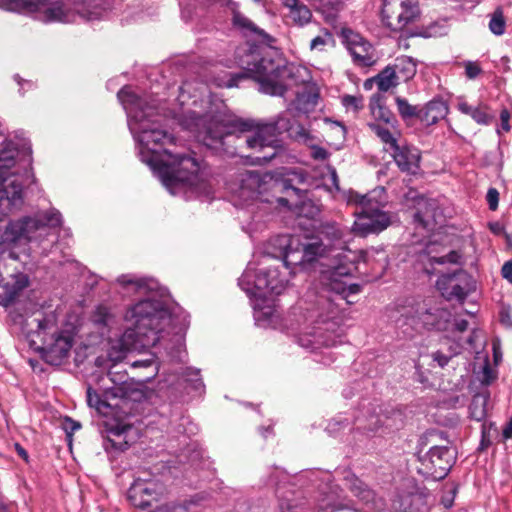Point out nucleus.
I'll return each instance as SVG.
<instances>
[{
  "label": "nucleus",
  "mask_w": 512,
  "mask_h": 512,
  "mask_svg": "<svg viewBox=\"0 0 512 512\" xmlns=\"http://www.w3.org/2000/svg\"><path fill=\"white\" fill-rule=\"evenodd\" d=\"M510 118H511V114L510 112L507 110V109H503L501 112H500V127L497 128V134H501L502 131L503 132H509L511 130V126H510Z\"/></svg>",
  "instance_id": "864d4df0"
},
{
  "label": "nucleus",
  "mask_w": 512,
  "mask_h": 512,
  "mask_svg": "<svg viewBox=\"0 0 512 512\" xmlns=\"http://www.w3.org/2000/svg\"><path fill=\"white\" fill-rule=\"evenodd\" d=\"M240 287L248 295L271 297L280 295L287 285V280L280 275L278 267L261 268L258 271L251 265L239 279Z\"/></svg>",
  "instance_id": "9b49d317"
},
{
  "label": "nucleus",
  "mask_w": 512,
  "mask_h": 512,
  "mask_svg": "<svg viewBox=\"0 0 512 512\" xmlns=\"http://www.w3.org/2000/svg\"><path fill=\"white\" fill-rule=\"evenodd\" d=\"M448 114V106L442 100L430 101L418 114L426 125H433Z\"/></svg>",
  "instance_id": "bb28decb"
},
{
  "label": "nucleus",
  "mask_w": 512,
  "mask_h": 512,
  "mask_svg": "<svg viewBox=\"0 0 512 512\" xmlns=\"http://www.w3.org/2000/svg\"><path fill=\"white\" fill-rule=\"evenodd\" d=\"M442 215L436 200L420 198L417 201V212L415 219L420 222L424 227L437 222L438 218Z\"/></svg>",
  "instance_id": "b1692460"
},
{
  "label": "nucleus",
  "mask_w": 512,
  "mask_h": 512,
  "mask_svg": "<svg viewBox=\"0 0 512 512\" xmlns=\"http://www.w3.org/2000/svg\"><path fill=\"white\" fill-rule=\"evenodd\" d=\"M487 398L484 395L478 394L473 398V405H485Z\"/></svg>",
  "instance_id": "774afa93"
},
{
  "label": "nucleus",
  "mask_w": 512,
  "mask_h": 512,
  "mask_svg": "<svg viewBox=\"0 0 512 512\" xmlns=\"http://www.w3.org/2000/svg\"><path fill=\"white\" fill-rule=\"evenodd\" d=\"M392 66L395 68L398 78L402 81L412 79L417 70L416 62L408 56L397 57Z\"/></svg>",
  "instance_id": "7c9ffc66"
},
{
  "label": "nucleus",
  "mask_w": 512,
  "mask_h": 512,
  "mask_svg": "<svg viewBox=\"0 0 512 512\" xmlns=\"http://www.w3.org/2000/svg\"><path fill=\"white\" fill-rule=\"evenodd\" d=\"M187 510L186 502H167L157 506L151 512H187Z\"/></svg>",
  "instance_id": "49530a36"
},
{
  "label": "nucleus",
  "mask_w": 512,
  "mask_h": 512,
  "mask_svg": "<svg viewBox=\"0 0 512 512\" xmlns=\"http://www.w3.org/2000/svg\"><path fill=\"white\" fill-rule=\"evenodd\" d=\"M393 158L398 167L407 173L415 174L419 168L420 153L416 148L400 147L392 150Z\"/></svg>",
  "instance_id": "4be33fe9"
},
{
  "label": "nucleus",
  "mask_w": 512,
  "mask_h": 512,
  "mask_svg": "<svg viewBox=\"0 0 512 512\" xmlns=\"http://www.w3.org/2000/svg\"><path fill=\"white\" fill-rule=\"evenodd\" d=\"M480 72H481V69L476 63L467 62L465 64V73L468 78L474 79L480 74Z\"/></svg>",
  "instance_id": "13d9d810"
},
{
  "label": "nucleus",
  "mask_w": 512,
  "mask_h": 512,
  "mask_svg": "<svg viewBox=\"0 0 512 512\" xmlns=\"http://www.w3.org/2000/svg\"><path fill=\"white\" fill-rule=\"evenodd\" d=\"M330 314L331 315L329 317L322 319V323L327 325V327L326 328L318 327L317 333L313 336L314 340H309V341L305 342L303 338H300V344L302 346L307 347V348H316V345H318V344L319 345L322 344V345H326V346L334 344V341L325 339L321 332L322 330H326V331L334 330V328L339 325V321L337 320V315H338L337 309L333 307L330 311Z\"/></svg>",
  "instance_id": "a878e982"
},
{
  "label": "nucleus",
  "mask_w": 512,
  "mask_h": 512,
  "mask_svg": "<svg viewBox=\"0 0 512 512\" xmlns=\"http://www.w3.org/2000/svg\"><path fill=\"white\" fill-rule=\"evenodd\" d=\"M456 108L465 115L473 118L474 113L476 112L477 105L469 104L463 97L457 98Z\"/></svg>",
  "instance_id": "603ef678"
},
{
  "label": "nucleus",
  "mask_w": 512,
  "mask_h": 512,
  "mask_svg": "<svg viewBox=\"0 0 512 512\" xmlns=\"http://www.w3.org/2000/svg\"><path fill=\"white\" fill-rule=\"evenodd\" d=\"M489 29L495 35H502L505 31V20L501 11H495L489 22Z\"/></svg>",
  "instance_id": "c03bdc74"
},
{
  "label": "nucleus",
  "mask_w": 512,
  "mask_h": 512,
  "mask_svg": "<svg viewBox=\"0 0 512 512\" xmlns=\"http://www.w3.org/2000/svg\"><path fill=\"white\" fill-rule=\"evenodd\" d=\"M183 377L186 382H190L195 391L201 393L204 389V384L200 378V371L194 368H186L183 372Z\"/></svg>",
  "instance_id": "37998d69"
},
{
  "label": "nucleus",
  "mask_w": 512,
  "mask_h": 512,
  "mask_svg": "<svg viewBox=\"0 0 512 512\" xmlns=\"http://www.w3.org/2000/svg\"><path fill=\"white\" fill-rule=\"evenodd\" d=\"M458 259H459L458 253L455 251H452V252L448 253L447 255L429 257V263L431 265L445 264V263H457Z\"/></svg>",
  "instance_id": "8fccbe9b"
},
{
  "label": "nucleus",
  "mask_w": 512,
  "mask_h": 512,
  "mask_svg": "<svg viewBox=\"0 0 512 512\" xmlns=\"http://www.w3.org/2000/svg\"><path fill=\"white\" fill-rule=\"evenodd\" d=\"M280 129H288L289 136L292 139L309 147L313 159L323 161L328 158V151L317 145V138L304 126L296 123H280Z\"/></svg>",
  "instance_id": "aec40b11"
},
{
  "label": "nucleus",
  "mask_w": 512,
  "mask_h": 512,
  "mask_svg": "<svg viewBox=\"0 0 512 512\" xmlns=\"http://www.w3.org/2000/svg\"><path fill=\"white\" fill-rule=\"evenodd\" d=\"M73 9L63 0H0V8L15 10L20 7L34 13L39 21L73 22L79 16L86 20L100 19L107 11V0H73Z\"/></svg>",
  "instance_id": "0eeeda50"
},
{
  "label": "nucleus",
  "mask_w": 512,
  "mask_h": 512,
  "mask_svg": "<svg viewBox=\"0 0 512 512\" xmlns=\"http://www.w3.org/2000/svg\"><path fill=\"white\" fill-rule=\"evenodd\" d=\"M378 88L381 91H388L390 88L396 86L399 82L398 75L392 65L383 69L375 78Z\"/></svg>",
  "instance_id": "72a5a7b5"
},
{
  "label": "nucleus",
  "mask_w": 512,
  "mask_h": 512,
  "mask_svg": "<svg viewBox=\"0 0 512 512\" xmlns=\"http://www.w3.org/2000/svg\"><path fill=\"white\" fill-rule=\"evenodd\" d=\"M233 26L245 35H254L261 43L270 44L272 38L262 29H259L250 19L237 10H233Z\"/></svg>",
  "instance_id": "393cba45"
},
{
  "label": "nucleus",
  "mask_w": 512,
  "mask_h": 512,
  "mask_svg": "<svg viewBox=\"0 0 512 512\" xmlns=\"http://www.w3.org/2000/svg\"><path fill=\"white\" fill-rule=\"evenodd\" d=\"M343 38L347 49L358 65L371 66L376 63L377 55L374 47L360 34L352 30H344Z\"/></svg>",
  "instance_id": "a211bd4d"
},
{
  "label": "nucleus",
  "mask_w": 512,
  "mask_h": 512,
  "mask_svg": "<svg viewBox=\"0 0 512 512\" xmlns=\"http://www.w3.org/2000/svg\"><path fill=\"white\" fill-rule=\"evenodd\" d=\"M420 16L417 0H383L381 21L392 31H402Z\"/></svg>",
  "instance_id": "ddd939ff"
},
{
  "label": "nucleus",
  "mask_w": 512,
  "mask_h": 512,
  "mask_svg": "<svg viewBox=\"0 0 512 512\" xmlns=\"http://www.w3.org/2000/svg\"><path fill=\"white\" fill-rule=\"evenodd\" d=\"M369 127L385 145L389 146V149L393 150L394 148H397V138L388 128L375 123L369 124Z\"/></svg>",
  "instance_id": "e433bc0d"
},
{
  "label": "nucleus",
  "mask_w": 512,
  "mask_h": 512,
  "mask_svg": "<svg viewBox=\"0 0 512 512\" xmlns=\"http://www.w3.org/2000/svg\"><path fill=\"white\" fill-rule=\"evenodd\" d=\"M329 471L307 470L289 475L276 469L270 477L279 500V512H334L347 508Z\"/></svg>",
  "instance_id": "39448f33"
},
{
  "label": "nucleus",
  "mask_w": 512,
  "mask_h": 512,
  "mask_svg": "<svg viewBox=\"0 0 512 512\" xmlns=\"http://www.w3.org/2000/svg\"><path fill=\"white\" fill-rule=\"evenodd\" d=\"M283 6L286 10L285 18L288 23L302 27L312 19L310 8L301 0H283Z\"/></svg>",
  "instance_id": "5701e85b"
},
{
  "label": "nucleus",
  "mask_w": 512,
  "mask_h": 512,
  "mask_svg": "<svg viewBox=\"0 0 512 512\" xmlns=\"http://www.w3.org/2000/svg\"><path fill=\"white\" fill-rule=\"evenodd\" d=\"M165 493L164 485L149 477H137L127 492L129 502L136 508L146 509Z\"/></svg>",
  "instance_id": "dca6fc26"
},
{
  "label": "nucleus",
  "mask_w": 512,
  "mask_h": 512,
  "mask_svg": "<svg viewBox=\"0 0 512 512\" xmlns=\"http://www.w3.org/2000/svg\"><path fill=\"white\" fill-rule=\"evenodd\" d=\"M290 110L281 113L277 120L271 123L259 124L251 120L231 119L222 113L212 111L201 115L196 109L173 112L172 117L184 129L208 147H216L222 143L225 136L241 133L247 148L259 155H254L257 164L270 161L282 149L277 140V134L288 132L280 129V123H292L288 116ZM241 138V136H239Z\"/></svg>",
  "instance_id": "20e7f679"
},
{
  "label": "nucleus",
  "mask_w": 512,
  "mask_h": 512,
  "mask_svg": "<svg viewBox=\"0 0 512 512\" xmlns=\"http://www.w3.org/2000/svg\"><path fill=\"white\" fill-rule=\"evenodd\" d=\"M456 460V452L448 446H433L420 458L419 473L428 479H444Z\"/></svg>",
  "instance_id": "4468645a"
},
{
  "label": "nucleus",
  "mask_w": 512,
  "mask_h": 512,
  "mask_svg": "<svg viewBox=\"0 0 512 512\" xmlns=\"http://www.w3.org/2000/svg\"><path fill=\"white\" fill-rule=\"evenodd\" d=\"M330 125H331V129H333L335 131V134L339 138L344 139L345 133H346L345 127L336 122H331Z\"/></svg>",
  "instance_id": "052dcab7"
},
{
  "label": "nucleus",
  "mask_w": 512,
  "mask_h": 512,
  "mask_svg": "<svg viewBox=\"0 0 512 512\" xmlns=\"http://www.w3.org/2000/svg\"><path fill=\"white\" fill-rule=\"evenodd\" d=\"M333 44V35L328 30H323L320 35L311 40L310 49L322 51L325 46Z\"/></svg>",
  "instance_id": "79ce46f5"
},
{
  "label": "nucleus",
  "mask_w": 512,
  "mask_h": 512,
  "mask_svg": "<svg viewBox=\"0 0 512 512\" xmlns=\"http://www.w3.org/2000/svg\"><path fill=\"white\" fill-rule=\"evenodd\" d=\"M117 283L123 294H136L142 299L131 304L124 314L126 330L108 350V357L113 362L121 361L127 352L155 346L163 338V333L170 328L174 329L176 322L167 299L162 296L159 298L155 291L156 282L127 274L118 277Z\"/></svg>",
  "instance_id": "7ed1b4c3"
},
{
  "label": "nucleus",
  "mask_w": 512,
  "mask_h": 512,
  "mask_svg": "<svg viewBox=\"0 0 512 512\" xmlns=\"http://www.w3.org/2000/svg\"><path fill=\"white\" fill-rule=\"evenodd\" d=\"M87 403L89 407L95 408L96 412L101 416H107L110 413L108 411L110 405L102 400L97 393L92 392L90 388L87 391Z\"/></svg>",
  "instance_id": "58836bf2"
},
{
  "label": "nucleus",
  "mask_w": 512,
  "mask_h": 512,
  "mask_svg": "<svg viewBox=\"0 0 512 512\" xmlns=\"http://www.w3.org/2000/svg\"><path fill=\"white\" fill-rule=\"evenodd\" d=\"M341 102L347 110H351L353 112H357L364 106L363 97L361 95H344Z\"/></svg>",
  "instance_id": "a18cd8bd"
},
{
  "label": "nucleus",
  "mask_w": 512,
  "mask_h": 512,
  "mask_svg": "<svg viewBox=\"0 0 512 512\" xmlns=\"http://www.w3.org/2000/svg\"><path fill=\"white\" fill-rule=\"evenodd\" d=\"M451 494H452L451 496H449V497H444V498L442 499V504H443L446 508H449V507H451V506H452L453 501H454L455 490H452V491H451Z\"/></svg>",
  "instance_id": "69168bd1"
},
{
  "label": "nucleus",
  "mask_w": 512,
  "mask_h": 512,
  "mask_svg": "<svg viewBox=\"0 0 512 512\" xmlns=\"http://www.w3.org/2000/svg\"><path fill=\"white\" fill-rule=\"evenodd\" d=\"M317 95L316 94H298L295 101L292 104V107H289L286 111L290 110V115L288 118L292 116L293 109L299 111L300 113L307 114L314 110L317 105Z\"/></svg>",
  "instance_id": "473e14b6"
},
{
  "label": "nucleus",
  "mask_w": 512,
  "mask_h": 512,
  "mask_svg": "<svg viewBox=\"0 0 512 512\" xmlns=\"http://www.w3.org/2000/svg\"><path fill=\"white\" fill-rule=\"evenodd\" d=\"M370 110L376 120H381L386 124L394 120L393 114L381 103L379 97H373L370 102Z\"/></svg>",
  "instance_id": "f704fd0d"
},
{
  "label": "nucleus",
  "mask_w": 512,
  "mask_h": 512,
  "mask_svg": "<svg viewBox=\"0 0 512 512\" xmlns=\"http://www.w3.org/2000/svg\"><path fill=\"white\" fill-rule=\"evenodd\" d=\"M396 104L398 111L403 118H410L416 115V108L410 105L405 99L397 97Z\"/></svg>",
  "instance_id": "de8ad7c7"
},
{
  "label": "nucleus",
  "mask_w": 512,
  "mask_h": 512,
  "mask_svg": "<svg viewBox=\"0 0 512 512\" xmlns=\"http://www.w3.org/2000/svg\"><path fill=\"white\" fill-rule=\"evenodd\" d=\"M502 437L505 440L512 438V418H510V421L503 428Z\"/></svg>",
  "instance_id": "e2e57ef3"
},
{
  "label": "nucleus",
  "mask_w": 512,
  "mask_h": 512,
  "mask_svg": "<svg viewBox=\"0 0 512 512\" xmlns=\"http://www.w3.org/2000/svg\"><path fill=\"white\" fill-rule=\"evenodd\" d=\"M502 276L512 283V261H508L503 265Z\"/></svg>",
  "instance_id": "bf43d9fd"
},
{
  "label": "nucleus",
  "mask_w": 512,
  "mask_h": 512,
  "mask_svg": "<svg viewBox=\"0 0 512 512\" xmlns=\"http://www.w3.org/2000/svg\"><path fill=\"white\" fill-rule=\"evenodd\" d=\"M345 426L346 425L343 420L338 418H329L326 420L325 430L329 435L336 436L341 430L344 429Z\"/></svg>",
  "instance_id": "09e8293b"
},
{
  "label": "nucleus",
  "mask_w": 512,
  "mask_h": 512,
  "mask_svg": "<svg viewBox=\"0 0 512 512\" xmlns=\"http://www.w3.org/2000/svg\"><path fill=\"white\" fill-rule=\"evenodd\" d=\"M201 457L202 452L197 449V445L195 443L188 444L187 447L181 451L180 455H178L179 462H188L191 465H195Z\"/></svg>",
  "instance_id": "a19ab883"
},
{
  "label": "nucleus",
  "mask_w": 512,
  "mask_h": 512,
  "mask_svg": "<svg viewBox=\"0 0 512 512\" xmlns=\"http://www.w3.org/2000/svg\"><path fill=\"white\" fill-rule=\"evenodd\" d=\"M306 176L301 172L291 171L287 173V177L281 183L287 195H294L297 198H303L306 189L302 186L305 184Z\"/></svg>",
  "instance_id": "cd10ccee"
},
{
  "label": "nucleus",
  "mask_w": 512,
  "mask_h": 512,
  "mask_svg": "<svg viewBox=\"0 0 512 512\" xmlns=\"http://www.w3.org/2000/svg\"><path fill=\"white\" fill-rule=\"evenodd\" d=\"M455 354H457V352H456V351H455V352H453V353H452V354H450V355H446V354H444V353H443V352H441V351H436V352L432 353V359H433V361H435V362H436L440 367H445V366L448 364V362H449V360H450L451 356H452V355H455Z\"/></svg>",
  "instance_id": "5fc2aeb1"
},
{
  "label": "nucleus",
  "mask_w": 512,
  "mask_h": 512,
  "mask_svg": "<svg viewBox=\"0 0 512 512\" xmlns=\"http://www.w3.org/2000/svg\"><path fill=\"white\" fill-rule=\"evenodd\" d=\"M118 98L128 115V125L137 142L141 161L159 177L172 194H208L207 177L192 157L174 154L166 146L174 142L159 120V110L141 100L130 87L118 92Z\"/></svg>",
  "instance_id": "f257e3e1"
},
{
  "label": "nucleus",
  "mask_w": 512,
  "mask_h": 512,
  "mask_svg": "<svg viewBox=\"0 0 512 512\" xmlns=\"http://www.w3.org/2000/svg\"><path fill=\"white\" fill-rule=\"evenodd\" d=\"M347 203L361 208L355 212L352 231L359 236L377 234L385 230L391 224V217L381 208L386 203L385 190L378 187L365 195L349 191L346 196Z\"/></svg>",
  "instance_id": "1a4fd4ad"
},
{
  "label": "nucleus",
  "mask_w": 512,
  "mask_h": 512,
  "mask_svg": "<svg viewBox=\"0 0 512 512\" xmlns=\"http://www.w3.org/2000/svg\"><path fill=\"white\" fill-rule=\"evenodd\" d=\"M14 448L18 456L21 457L25 462H28L29 455L27 451L19 443H15Z\"/></svg>",
  "instance_id": "680f3d73"
},
{
  "label": "nucleus",
  "mask_w": 512,
  "mask_h": 512,
  "mask_svg": "<svg viewBox=\"0 0 512 512\" xmlns=\"http://www.w3.org/2000/svg\"><path fill=\"white\" fill-rule=\"evenodd\" d=\"M349 489L353 493L354 496L359 498L362 502H364L366 505L370 503H374L375 501V494L374 492L367 487V485L358 479L355 476H352L350 479H347Z\"/></svg>",
  "instance_id": "2f4dec72"
},
{
  "label": "nucleus",
  "mask_w": 512,
  "mask_h": 512,
  "mask_svg": "<svg viewBox=\"0 0 512 512\" xmlns=\"http://www.w3.org/2000/svg\"><path fill=\"white\" fill-rule=\"evenodd\" d=\"M499 192L495 188H490L487 192V202L491 210H496L498 207Z\"/></svg>",
  "instance_id": "6e6d98bb"
},
{
  "label": "nucleus",
  "mask_w": 512,
  "mask_h": 512,
  "mask_svg": "<svg viewBox=\"0 0 512 512\" xmlns=\"http://www.w3.org/2000/svg\"><path fill=\"white\" fill-rule=\"evenodd\" d=\"M54 311L36 310L26 319L27 338L30 345L40 353L46 362L59 365L68 357L73 345L72 334L65 331L56 333Z\"/></svg>",
  "instance_id": "6e6552de"
},
{
  "label": "nucleus",
  "mask_w": 512,
  "mask_h": 512,
  "mask_svg": "<svg viewBox=\"0 0 512 512\" xmlns=\"http://www.w3.org/2000/svg\"><path fill=\"white\" fill-rule=\"evenodd\" d=\"M241 65L259 84V90L272 96H282L288 88L310 78L305 67L287 64L271 47L251 50L241 60Z\"/></svg>",
  "instance_id": "423d86ee"
},
{
  "label": "nucleus",
  "mask_w": 512,
  "mask_h": 512,
  "mask_svg": "<svg viewBox=\"0 0 512 512\" xmlns=\"http://www.w3.org/2000/svg\"><path fill=\"white\" fill-rule=\"evenodd\" d=\"M300 213L307 217L313 218L320 212L318 206L314 205L311 200L303 201L299 206Z\"/></svg>",
  "instance_id": "3c124183"
},
{
  "label": "nucleus",
  "mask_w": 512,
  "mask_h": 512,
  "mask_svg": "<svg viewBox=\"0 0 512 512\" xmlns=\"http://www.w3.org/2000/svg\"><path fill=\"white\" fill-rule=\"evenodd\" d=\"M61 223V214L55 209L38 213L34 217H23L10 221L5 226L3 240L6 242L39 241L48 234L50 228L58 227Z\"/></svg>",
  "instance_id": "9d476101"
},
{
  "label": "nucleus",
  "mask_w": 512,
  "mask_h": 512,
  "mask_svg": "<svg viewBox=\"0 0 512 512\" xmlns=\"http://www.w3.org/2000/svg\"><path fill=\"white\" fill-rule=\"evenodd\" d=\"M484 361H485V364L482 368V377L480 380L483 383L489 384L495 378V375H494L493 370L490 368L486 357H485Z\"/></svg>",
  "instance_id": "4d7b16f0"
},
{
  "label": "nucleus",
  "mask_w": 512,
  "mask_h": 512,
  "mask_svg": "<svg viewBox=\"0 0 512 512\" xmlns=\"http://www.w3.org/2000/svg\"><path fill=\"white\" fill-rule=\"evenodd\" d=\"M494 118L495 115L491 111V108L489 107L488 104L484 102H480L477 104L476 112L474 113L472 118L477 124L488 126L492 124Z\"/></svg>",
  "instance_id": "c9c22d12"
},
{
  "label": "nucleus",
  "mask_w": 512,
  "mask_h": 512,
  "mask_svg": "<svg viewBox=\"0 0 512 512\" xmlns=\"http://www.w3.org/2000/svg\"><path fill=\"white\" fill-rule=\"evenodd\" d=\"M61 429L65 432L66 441L69 449H72L73 443V434L82 428V425L79 421H75L73 418H63V421L60 423Z\"/></svg>",
  "instance_id": "ea45409f"
},
{
  "label": "nucleus",
  "mask_w": 512,
  "mask_h": 512,
  "mask_svg": "<svg viewBox=\"0 0 512 512\" xmlns=\"http://www.w3.org/2000/svg\"><path fill=\"white\" fill-rule=\"evenodd\" d=\"M451 314L448 310L434 307L410 308L397 320L399 327H405L404 332L408 333V328L412 331L421 332L423 330L437 329L446 330Z\"/></svg>",
  "instance_id": "f8f14e48"
},
{
  "label": "nucleus",
  "mask_w": 512,
  "mask_h": 512,
  "mask_svg": "<svg viewBox=\"0 0 512 512\" xmlns=\"http://www.w3.org/2000/svg\"><path fill=\"white\" fill-rule=\"evenodd\" d=\"M92 321L94 325L101 331L102 335L105 334V329L107 331L110 330L116 323L114 314L108 307L104 305H100L96 308L92 316Z\"/></svg>",
  "instance_id": "c756f323"
},
{
  "label": "nucleus",
  "mask_w": 512,
  "mask_h": 512,
  "mask_svg": "<svg viewBox=\"0 0 512 512\" xmlns=\"http://www.w3.org/2000/svg\"><path fill=\"white\" fill-rule=\"evenodd\" d=\"M125 418H106L100 425V432L104 438L103 446L109 449L125 450L132 440L130 434L133 427L124 422Z\"/></svg>",
  "instance_id": "f3484780"
},
{
  "label": "nucleus",
  "mask_w": 512,
  "mask_h": 512,
  "mask_svg": "<svg viewBox=\"0 0 512 512\" xmlns=\"http://www.w3.org/2000/svg\"><path fill=\"white\" fill-rule=\"evenodd\" d=\"M250 296L254 298L253 309L256 324L263 328H278L280 324V315L275 308L272 297L260 295Z\"/></svg>",
  "instance_id": "6ab92c4d"
},
{
  "label": "nucleus",
  "mask_w": 512,
  "mask_h": 512,
  "mask_svg": "<svg viewBox=\"0 0 512 512\" xmlns=\"http://www.w3.org/2000/svg\"><path fill=\"white\" fill-rule=\"evenodd\" d=\"M27 286L28 277L24 274H17L14 277V283L11 286L7 283L6 286L2 287L4 292L0 293V303L3 306L10 305L16 298L17 294Z\"/></svg>",
  "instance_id": "c85d7f7f"
},
{
  "label": "nucleus",
  "mask_w": 512,
  "mask_h": 512,
  "mask_svg": "<svg viewBox=\"0 0 512 512\" xmlns=\"http://www.w3.org/2000/svg\"><path fill=\"white\" fill-rule=\"evenodd\" d=\"M153 364V358L145 359V360H138L133 362V367H140V366H150Z\"/></svg>",
  "instance_id": "338daca9"
},
{
  "label": "nucleus",
  "mask_w": 512,
  "mask_h": 512,
  "mask_svg": "<svg viewBox=\"0 0 512 512\" xmlns=\"http://www.w3.org/2000/svg\"><path fill=\"white\" fill-rule=\"evenodd\" d=\"M464 284H467V277L462 273L442 275L436 282L443 297L459 301L464 300L469 292V288Z\"/></svg>",
  "instance_id": "412c9836"
},
{
  "label": "nucleus",
  "mask_w": 512,
  "mask_h": 512,
  "mask_svg": "<svg viewBox=\"0 0 512 512\" xmlns=\"http://www.w3.org/2000/svg\"><path fill=\"white\" fill-rule=\"evenodd\" d=\"M322 238L311 242L302 243L298 236L281 235L276 237L273 242L279 248V252L284 257L285 264H302L312 262L317 257L327 258V263L321 265L326 267L321 271L320 281L329 291L340 295L346 299L350 295L360 292V285H347L339 277L350 275L360 261L387 262V256L382 248H369L367 250L352 251L348 249L346 236L349 233L342 230L334 223L326 224L322 227Z\"/></svg>",
  "instance_id": "f03ea898"
},
{
  "label": "nucleus",
  "mask_w": 512,
  "mask_h": 512,
  "mask_svg": "<svg viewBox=\"0 0 512 512\" xmlns=\"http://www.w3.org/2000/svg\"><path fill=\"white\" fill-rule=\"evenodd\" d=\"M266 178L272 179L268 174L261 177L259 173L254 171L241 173L237 180L230 185L234 204L245 206L256 201L258 196L266 190Z\"/></svg>",
  "instance_id": "2eb2a0df"
},
{
  "label": "nucleus",
  "mask_w": 512,
  "mask_h": 512,
  "mask_svg": "<svg viewBox=\"0 0 512 512\" xmlns=\"http://www.w3.org/2000/svg\"><path fill=\"white\" fill-rule=\"evenodd\" d=\"M455 327L458 331L463 332L468 327V322L464 319L456 320Z\"/></svg>",
  "instance_id": "0e129e2a"
},
{
  "label": "nucleus",
  "mask_w": 512,
  "mask_h": 512,
  "mask_svg": "<svg viewBox=\"0 0 512 512\" xmlns=\"http://www.w3.org/2000/svg\"><path fill=\"white\" fill-rule=\"evenodd\" d=\"M500 429L492 421L485 420L482 424V440L481 447L488 446L492 440L500 437Z\"/></svg>",
  "instance_id": "4c0bfd02"
}]
</instances>
